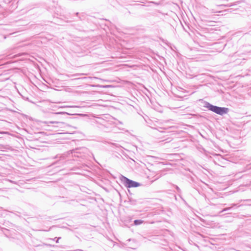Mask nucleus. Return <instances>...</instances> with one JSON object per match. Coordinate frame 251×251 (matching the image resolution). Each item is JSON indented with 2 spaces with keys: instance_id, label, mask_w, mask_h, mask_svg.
I'll return each instance as SVG.
<instances>
[{
  "instance_id": "2",
  "label": "nucleus",
  "mask_w": 251,
  "mask_h": 251,
  "mask_svg": "<svg viewBox=\"0 0 251 251\" xmlns=\"http://www.w3.org/2000/svg\"><path fill=\"white\" fill-rule=\"evenodd\" d=\"M120 180L121 183H122L124 186L127 188H135L141 185L140 183L131 180L123 175H121L120 176Z\"/></svg>"
},
{
  "instance_id": "14",
  "label": "nucleus",
  "mask_w": 251,
  "mask_h": 251,
  "mask_svg": "<svg viewBox=\"0 0 251 251\" xmlns=\"http://www.w3.org/2000/svg\"><path fill=\"white\" fill-rule=\"evenodd\" d=\"M111 144L113 146H115L116 147H119L120 146L119 144H115V143H111Z\"/></svg>"
},
{
  "instance_id": "11",
  "label": "nucleus",
  "mask_w": 251,
  "mask_h": 251,
  "mask_svg": "<svg viewBox=\"0 0 251 251\" xmlns=\"http://www.w3.org/2000/svg\"><path fill=\"white\" fill-rule=\"evenodd\" d=\"M61 239V237H55L54 238V240L55 241L56 243H58L59 242V240Z\"/></svg>"
},
{
  "instance_id": "7",
  "label": "nucleus",
  "mask_w": 251,
  "mask_h": 251,
  "mask_svg": "<svg viewBox=\"0 0 251 251\" xmlns=\"http://www.w3.org/2000/svg\"><path fill=\"white\" fill-rule=\"evenodd\" d=\"M216 199H212L211 201L208 200V204L210 205H216V204L214 203L216 202Z\"/></svg>"
},
{
  "instance_id": "18",
  "label": "nucleus",
  "mask_w": 251,
  "mask_h": 251,
  "mask_svg": "<svg viewBox=\"0 0 251 251\" xmlns=\"http://www.w3.org/2000/svg\"><path fill=\"white\" fill-rule=\"evenodd\" d=\"M58 157H59L58 155H56L55 158H58Z\"/></svg>"
},
{
  "instance_id": "9",
  "label": "nucleus",
  "mask_w": 251,
  "mask_h": 251,
  "mask_svg": "<svg viewBox=\"0 0 251 251\" xmlns=\"http://www.w3.org/2000/svg\"><path fill=\"white\" fill-rule=\"evenodd\" d=\"M2 181H3V183L6 182H10L11 183L16 184V182L15 181H12V180H10L9 179H3Z\"/></svg>"
},
{
  "instance_id": "3",
  "label": "nucleus",
  "mask_w": 251,
  "mask_h": 251,
  "mask_svg": "<svg viewBox=\"0 0 251 251\" xmlns=\"http://www.w3.org/2000/svg\"><path fill=\"white\" fill-rule=\"evenodd\" d=\"M67 153L69 154L74 153V156L82 158H85L86 156L85 155H81V153H90L92 156H93V154L90 152L86 148H83L81 149H75V150H70L68 151Z\"/></svg>"
},
{
  "instance_id": "8",
  "label": "nucleus",
  "mask_w": 251,
  "mask_h": 251,
  "mask_svg": "<svg viewBox=\"0 0 251 251\" xmlns=\"http://www.w3.org/2000/svg\"><path fill=\"white\" fill-rule=\"evenodd\" d=\"M146 1L148 3H153L156 5H159L161 4L160 2H155V1Z\"/></svg>"
},
{
  "instance_id": "13",
  "label": "nucleus",
  "mask_w": 251,
  "mask_h": 251,
  "mask_svg": "<svg viewBox=\"0 0 251 251\" xmlns=\"http://www.w3.org/2000/svg\"><path fill=\"white\" fill-rule=\"evenodd\" d=\"M59 157L60 158L64 159L66 157V155L65 154H61V155H59Z\"/></svg>"
},
{
  "instance_id": "19",
  "label": "nucleus",
  "mask_w": 251,
  "mask_h": 251,
  "mask_svg": "<svg viewBox=\"0 0 251 251\" xmlns=\"http://www.w3.org/2000/svg\"><path fill=\"white\" fill-rule=\"evenodd\" d=\"M131 221V219H129V222H128V223H130Z\"/></svg>"
},
{
  "instance_id": "10",
  "label": "nucleus",
  "mask_w": 251,
  "mask_h": 251,
  "mask_svg": "<svg viewBox=\"0 0 251 251\" xmlns=\"http://www.w3.org/2000/svg\"><path fill=\"white\" fill-rule=\"evenodd\" d=\"M84 16L85 14L84 13H82L79 18L81 20H83L84 19Z\"/></svg>"
},
{
  "instance_id": "5",
  "label": "nucleus",
  "mask_w": 251,
  "mask_h": 251,
  "mask_svg": "<svg viewBox=\"0 0 251 251\" xmlns=\"http://www.w3.org/2000/svg\"><path fill=\"white\" fill-rule=\"evenodd\" d=\"M144 223V221L142 220H135L134 221V225L138 226Z\"/></svg>"
},
{
  "instance_id": "6",
  "label": "nucleus",
  "mask_w": 251,
  "mask_h": 251,
  "mask_svg": "<svg viewBox=\"0 0 251 251\" xmlns=\"http://www.w3.org/2000/svg\"><path fill=\"white\" fill-rule=\"evenodd\" d=\"M176 127L175 126H169V127H158V128H154L155 129H157L158 131H160V132H162V131L160 130V129H172V128H175Z\"/></svg>"
},
{
  "instance_id": "4",
  "label": "nucleus",
  "mask_w": 251,
  "mask_h": 251,
  "mask_svg": "<svg viewBox=\"0 0 251 251\" xmlns=\"http://www.w3.org/2000/svg\"><path fill=\"white\" fill-rule=\"evenodd\" d=\"M240 206H241V205H238V204H236V203L230 204V207H226V208L223 209L221 211H220L219 212V213H222L223 212L226 211L227 210H230L232 208H234V207H239Z\"/></svg>"
},
{
  "instance_id": "21",
  "label": "nucleus",
  "mask_w": 251,
  "mask_h": 251,
  "mask_svg": "<svg viewBox=\"0 0 251 251\" xmlns=\"http://www.w3.org/2000/svg\"><path fill=\"white\" fill-rule=\"evenodd\" d=\"M141 2H142L143 3H146L145 2H144V1H142Z\"/></svg>"
},
{
  "instance_id": "15",
  "label": "nucleus",
  "mask_w": 251,
  "mask_h": 251,
  "mask_svg": "<svg viewBox=\"0 0 251 251\" xmlns=\"http://www.w3.org/2000/svg\"><path fill=\"white\" fill-rule=\"evenodd\" d=\"M130 201L131 202V203L132 204H135V203H136V201Z\"/></svg>"
},
{
  "instance_id": "20",
  "label": "nucleus",
  "mask_w": 251,
  "mask_h": 251,
  "mask_svg": "<svg viewBox=\"0 0 251 251\" xmlns=\"http://www.w3.org/2000/svg\"><path fill=\"white\" fill-rule=\"evenodd\" d=\"M55 122H50V123L51 124H53V123H54Z\"/></svg>"
},
{
  "instance_id": "17",
  "label": "nucleus",
  "mask_w": 251,
  "mask_h": 251,
  "mask_svg": "<svg viewBox=\"0 0 251 251\" xmlns=\"http://www.w3.org/2000/svg\"><path fill=\"white\" fill-rule=\"evenodd\" d=\"M226 203H224V204H222L221 205L222 206H225L226 205Z\"/></svg>"
},
{
  "instance_id": "12",
  "label": "nucleus",
  "mask_w": 251,
  "mask_h": 251,
  "mask_svg": "<svg viewBox=\"0 0 251 251\" xmlns=\"http://www.w3.org/2000/svg\"><path fill=\"white\" fill-rule=\"evenodd\" d=\"M175 188H176V189L177 190L178 193H181V190H180V189L176 185L175 186Z\"/></svg>"
},
{
  "instance_id": "1",
  "label": "nucleus",
  "mask_w": 251,
  "mask_h": 251,
  "mask_svg": "<svg viewBox=\"0 0 251 251\" xmlns=\"http://www.w3.org/2000/svg\"><path fill=\"white\" fill-rule=\"evenodd\" d=\"M204 107L207 108L209 110L220 115H223L227 114L228 111V108L219 107L214 105L207 101L204 102Z\"/></svg>"
},
{
  "instance_id": "16",
  "label": "nucleus",
  "mask_w": 251,
  "mask_h": 251,
  "mask_svg": "<svg viewBox=\"0 0 251 251\" xmlns=\"http://www.w3.org/2000/svg\"><path fill=\"white\" fill-rule=\"evenodd\" d=\"M76 16H78L79 15V13L77 12L75 13Z\"/></svg>"
}]
</instances>
